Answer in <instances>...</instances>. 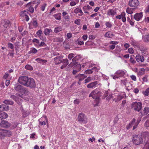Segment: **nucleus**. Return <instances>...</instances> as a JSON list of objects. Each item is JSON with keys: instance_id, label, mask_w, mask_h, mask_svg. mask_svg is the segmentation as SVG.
Wrapping results in <instances>:
<instances>
[{"instance_id": "obj_18", "label": "nucleus", "mask_w": 149, "mask_h": 149, "mask_svg": "<svg viewBox=\"0 0 149 149\" xmlns=\"http://www.w3.org/2000/svg\"><path fill=\"white\" fill-rule=\"evenodd\" d=\"M135 58L137 62L141 61V62H143L144 61V57L139 54L137 55L136 56Z\"/></svg>"}, {"instance_id": "obj_33", "label": "nucleus", "mask_w": 149, "mask_h": 149, "mask_svg": "<svg viewBox=\"0 0 149 149\" xmlns=\"http://www.w3.org/2000/svg\"><path fill=\"white\" fill-rule=\"evenodd\" d=\"M78 77H79V80L81 81L84 79V78L87 77L85 75L83 74H79L77 76Z\"/></svg>"}, {"instance_id": "obj_32", "label": "nucleus", "mask_w": 149, "mask_h": 149, "mask_svg": "<svg viewBox=\"0 0 149 149\" xmlns=\"http://www.w3.org/2000/svg\"><path fill=\"white\" fill-rule=\"evenodd\" d=\"M28 10H26L21 12L20 13V16L21 17H24L26 16L28 14Z\"/></svg>"}, {"instance_id": "obj_25", "label": "nucleus", "mask_w": 149, "mask_h": 149, "mask_svg": "<svg viewBox=\"0 0 149 149\" xmlns=\"http://www.w3.org/2000/svg\"><path fill=\"white\" fill-rule=\"evenodd\" d=\"M149 112V108L148 107H146L141 112V115L143 116L146 115L148 114Z\"/></svg>"}, {"instance_id": "obj_26", "label": "nucleus", "mask_w": 149, "mask_h": 149, "mask_svg": "<svg viewBox=\"0 0 149 149\" xmlns=\"http://www.w3.org/2000/svg\"><path fill=\"white\" fill-rule=\"evenodd\" d=\"M12 134L10 131L4 129V137L5 136L10 137Z\"/></svg>"}, {"instance_id": "obj_30", "label": "nucleus", "mask_w": 149, "mask_h": 149, "mask_svg": "<svg viewBox=\"0 0 149 149\" xmlns=\"http://www.w3.org/2000/svg\"><path fill=\"white\" fill-rule=\"evenodd\" d=\"M114 36V34L111 33L110 31H108L104 35V36L105 37L107 38H111Z\"/></svg>"}, {"instance_id": "obj_8", "label": "nucleus", "mask_w": 149, "mask_h": 149, "mask_svg": "<svg viewBox=\"0 0 149 149\" xmlns=\"http://www.w3.org/2000/svg\"><path fill=\"white\" fill-rule=\"evenodd\" d=\"M139 4V3L138 0H131L128 2V5L132 7H137Z\"/></svg>"}, {"instance_id": "obj_41", "label": "nucleus", "mask_w": 149, "mask_h": 149, "mask_svg": "<svg viewBox=\"0 0 149 149\" xmlns=\"http://www.w3.org/2000/svg\"><path fill=\"white\" fill-rule=\"evenodd\" d=\"M105 25L107 28H111L112 26V24L111 22L109 21L106 22L105 23Z\"/></svg>"}, {"instance_id": "obj_13", "label": "nucleus", "mask_w": 149, "mask_h": 149, "mask_svg": "<svg viewBox=\"0 0 149 149\" xmlns=\"http://www.w3.org/2000/svg\"><path fill=\"white\" fill-rule=\"evenodd\" d=\"M143 16V14L142 12L139 13H136L134 16V18L137 21L140 20Z\"/></svg>"}, {"instance_id": "obj_63", "label": "nucleus", "mask_w": 149, "mask_h": 149, "mask_svg": "<svg viewBox=\"0 0 149 149\" xmlns=\"http://www.w3.org/2000/svg\"><path fill=\"white\" fill-rule=\"evenodd\" d=\"M34 9L33 7L30 6L29 8V11L31 13H33L34 12Z\"/></svg>"}, {"instance_id": "obj_47", "label": "nucleus", "mask_w": 149, "mask_h": 149, "mask_svg": "<svg viewBox=\"0 0 149 149\" xmlns=\"http://www.w3.org/2000/svg\"><path fill=\"white\" fill-rule=\"evenodd\" d=\"M4 137V129L0 128V137Z\"/></svg>"}, {"instance_id": "obj_1", "label": "nucleus", "mask_w": 149, "mask_h": 149, "mask_svg": "<svg viewBox=\"0 0 149 149\" xmlns=\"http://www.w3.org/2000/svg\"><path fill=\"white\" fill-rule=\"evenodd\" d=\"M100 93V92L94 90L89 95V97H92L93 99H95L94 102L95 103V104L94 105L95 107L98 106L100 102V99L99 95Z\"/></svg>"}, {"instance_id": "obj_49", "label": "nucleus", "mask_w": 149, "mask_h": 149, "mask_svg": "<svg viewBox=\"0 0 149 149\" xmlns=\"http://www.w3.org/2000/svg\"><path fill=\"white\" fill-rule=\"evenodd\" d=\"M93 72L92 69L91 70H87L85 71V73L86 74H92Z\"/></svg>"}, {"instance_id": "obj_53", "label": "nucleus", "mask_w": 149, "mask_h": 149, "mask_svg": "<svg viewBox=\"0 0 149 149\" xmlns=\"http://www.w3.org/2000/svg\"><path fill=\"white\" fill-rule=\"evenodd\" d=\"M47 6V4L46 3H44L40 7V9L41 10H42V11H44L46 7Z\"/></svg>"}, {"instance_id": "obj_31", "label": "nucleus", "mask_w": 149, "mask_h": 149, "mask_svg": "<svg viewBox=\"0 0 149 149\" xmlns=\"http://www.w3.org/2000/svg\"><path fill=\"white\" fill-rule=\"evenodd\" d=\"M38 52V50L37 49L34 47L31 48H30V50L28 52V54H36Z\"/></svg>"}, {"instance_id": "obj_59", "label": "nucleus", "mask_w": 149, "mask_h": 149, "mask_svg": "<svg viewBox=\"0 0 149 149\" xmlns=\"http://www.w3.org/2000/svg\"><path fill=\"white\" fill-rule=\"evenodd\" d=\"M8 47L11 49H13L14 48L13 45L10 42H8Z\"/></svg>"}, {"instance_id": "obj_29", "label": "nucleus", "mask_w": 149, "mask_h": 149, "mask_svg": "<svg viewBox=\"0 0 149 149\" xmlns=\"http://www.w3.org/2000/svg\"><path fill=\"white\" fill-rule=\"evenodd\" d=\"M53 16L56 19L60 20L61 19V13H58L55 14L53 15Z\"/></svg>"}, {"instance_id": "obj_54", "label": "nucleus", "mask_w": 149, "mask_h": 149, "mask_svg": "<svg viewBox=\"0 0 149 149\" xmlns=\"http://www.w3.org/2000/svg\"><path fill=\"white\" fill-rule=\"evenodd\" d=\"M80 19H77L74 21V23L76 24L79 25L80 24Z\"/></svg>"}, {"instance_id": "obj_60", "label": "nucleus", "mask_w": 149, "mask_h": 149, "mask_svg": "<svg viewBox=\"0 0 149 149\" xmlns=\"http://www.w3.org/2000/svg\"><path fill=\"white\" fill-rule=\"evenodd\" d=\"M128 52L130 54H132L134 53V50L132 48H129L128 49Z\"/></svg>"}, {"instance_id": "obj_7", "label": "nucleus", "mask_w": 149, "mask_h": 149, "mask_svg": "<svg viewBox=\"0 0 149 149\" xmlns=\"http://www.w3.org/2000/svg\"><path fill=\"white\" fill-rule=\"evenodd\" d=\"M29 78V77L26 76H21L19 78L18 81L20 84L25 86Z\"/></svg>"}, {"instance_id": "obj_10", "label": "nucleus", "mask_w": 149, "mask_h": 149, "mask_svg": "<svg viewBox=\"0 0 149 149\" xmlns=\"http://www.w3.org/2000/svg\"><path fill=\"white\" fill-rule=\"evenodd\" d=\"M87 120L86 116L84 114L82 113L79 114L78 117V121H85Z\"/></svg>"}, {"instance_id": "obj_12", "label": "nucleus", "mask_w": 149, "mask_h": 149, "mask_svg": "<svg viewBox=\"0 0 149 149\" xmlns=\"http://www.w3.org/2000/svg\"><path fill=\"white\" fill-rule=\"evenodd\" d=\"M98 82L97 81L92 82L88 84L87 87L88 88H93L98 86Z\"/></svg>"}, {"instance_id": "obj_45", "label": "nucleus", "mask_w": 149, "mask_h": 149, "mask_svg": "<svg viewBox=\"0 0 149 149\" xmlns=\"http://www.w3.org/2000/svg\"><path fill=\"white\" fill-rule=\"evenodd\" d=\"M81 65L80 64H78L75 67V68L76 70H78L79 71L81 70Z\"/></svg>"}, {"instance_id": "obj_48", "label": "nucleus", "mask_w": 149, "mask_h": 149, "mask_svg": "<svg viewBox=\"0 0 149 149\" xmlns=\"http://www.w3.org/2000/svg\"><path fill=\"white\" fill-rule=\"evenodd\" d=\"M42 120V121H47V117L46 116H43L41 118L39 119L40 120Z\"/></svg>"}, {"instance_id": "obj_56", "label": "nucleus", "mask_w": 149, "mask_h": 149, "mask_svg": "<svg viewBox=\"0 0 149 149\" xmlns=\"http://www.w3.org/2000/svg\"><path fill=\"white\" fill-rule=\"evenodd\" d=\"M130 77L132 80L136 81V76L134 75H130Z\"/></svg>"}, {"instance_id": "obj_4", "label": "nucleus", "mask_w": 149, "mask_h": 149, "mask_svg": "<svg viewBox=\"0 0 149 149\" xmlns=\"http://www.w3.org/2000/svg\"><path fill=\"white\" fill-rule=\"evenodd\" d=\"M142 104L141 102H133L132 104V109L138 112L142 108Z\"/></svg>"}, {"instance_id": "obj_21", "label": "nucleus", "mask_w": 149, "mask_h": 149, "mask_svg": "<svg viewBox=\"0 0 149 149\" xmlns=\"http://www.w3.org/2000/svg\"><path fill=\"white\" fill-rule=\"evenodd\" d=\"M3 26L6 28L8 27H10L11 26V24L10 21L8 19L4 20Z\"/></svg>"}, {"instance_id": "obj_50", "label": "nucleus", "mask_w": 149, "mask_h": 149, "mask_svg": "<svg viewBox=\"0 0 149 149\" xmlns=\"http://www.w3.org/2000/svg\"><path fill=\"white\" fill-rule=\"evenodd\" d=\"M130 62L133 64L135 63L136 62L134 58L132 57V56H131L130 60Z\"/></svg>"}, {"instance_id": "obj_17", "label": "nucleus", "mask_w": 149, "mask_h": 149, "mask_svg": "<svg viewBox=\"0 0 149 149\" xmlns=\"http://www.w3.org/2000/svg\"><path fill=\"white\" fill-rule=\"evenodd\" d=\"M9 108L8 106L4 104H1L0 105V112H3V111H7Z\"/></svg>"}, {"instance_id": "obj_42", "label": "nucleus", "mask_w": 149, "mask_h": 149, "mask_svg": "<svg viewBox=\"0 0 149 149\" xmlns=\"http://www.w3.org/2000/svg\"><path fill=\"white\" fill-rule=\"evenodd\" d=\"M30 114V112L27 111H24L22 113V116L23 117L25 118L28 116Z\"/></svg>"}, {"instance_id": "obj_38", "label": "nucleus", "mask_w": 149, "mask_h": 149, "mask_svg": "<svg viewBox=\"0 0 149 149\" xmlns=\"http://www.w3.org/2000/svg\"><path fill=\"white\" fill-rule=\"evenodd\" d=\"M54 41L56 42H62L63 40V38L61 37H56L54 39Z\"/></svg>"}, {"instance_id": "obj_62", "label": "nucleus", "mask_w": 149, "mask_h": 149, "mask_svg": "<svg viewBox=\"0 0 149 149\" xmlns=\"http://www.w3.org/2000/svg\"><path fill=\"white\" fill-rule=\"evenodd\" d=\"M74 54H73L71 53L68 56V58L71 60L73 57H74Z\"/></svg>"}, {"instance_id": "obj_43", "label": "nucleus", "mask_w": 149, "mask_h": 149, "mask_svg": "<svg viewBox=\"0 0 149 149\" xmlns=\"http://www.w3.org/2000/svg\"><path fill=\"white\" fill-rule=\"evenodd\" d=\"M120 51L121 49L120 47L119 46H117L115 50V53L116 54H117L120 52Z\"/></svg>"}, {"instance_id": "obj_61", "label": "nucleus", "mask_w": 149, "mask_h": 149, "mask_svg": "<svg viewBox=\"0 0 149 149\" xmlns=\"http://www.w3.org/2000/svg\"><path fill=\"white\" fill-rule=\"evenodd\" d=\"M32 42L33 43H36L37 44H38L39 43V40L36 38L33 39L32 41Z\"/></svg>"}, {"instance_id": "obj_23", "label": "nucleus", "mask_w": 149, "mask_h": 149, "mask_svg": "<svg viewBox=\"0 0 149 149\" xmlns=\"http://www.w3.org/2000/svg\"><path fill=\"white\" fill-rule=\"evenodd\" d=\"M68 61L67 59H65L63 60L62 62L61 63H62L63 65L61 66V69H63L67 66L68 64Z\"/></svg>"}, {"instance_id": "obj_14", "label": "nucleus", "mask_w": 149, "mask_h": 149, "mask_svg": "<svg viewBox=\"0 0 149 149\" xmlns=\"http://www.w3.org/2000/svg\"><path fill=\"white\" fill-rule=\"evenodd\" d=\"M141 136L146 141H149V132H143L141 133Z\"/></svg>"}, {"instance_id": "obj_39", "label": "nucleus", "mask_w": 149, "mask_h": 149, "mask_svg": "<svg viewBox=\"0 0 149 149\" xmlns=\"http://www.w3.org/2000/svg\"><path fill=\"white\" fill-rule=\"evenodd\" d=\"M133 9L127 7L126 10V12L128 14H131L133 13Z\"/></svg>"}, {"instance_id": "obj_27", "label": "nucleus", "mask_w": 149, "mask_h": 149, "mask_svg": "<svg viewBox=\"0 0 149 149\" xmlns=\"http://www.w3.org/2000/svg\"><path fill=\"white\" fill-rule=\"evenodd\" d=\"M8 117V115L6 113L3 112H0V118L1 119H5Z\"/></svg>"}, {"instance_id": "obj_9", "label": "nucleus", "mask_w": 149, "mask_h": 149, "mask_svg": "<svg viewBox=\"0 0 149 149\" xmlns=\"http://www.w3.org/2000/svg\"><path fill=\"white\" fill-rule=\"evenodd\" d=\"M135 122H131L129 124V125H128L127 127V130L129 129L133 126V130H134L135 129L137 126L138 125L139 122H137L136 123H135Z\"/></svg>"}, {"instance_id": "obj_19", "label": "nucleus", "mask_w": 149, "mask_h": 149, "mask_svg": "<svg viewBox=\"0 0 149 149\" xmlns=\"http://www.w3.org/2000/svg\"><path fill=\"white\" fill-rule=\"evenodd\" d=\"M61 57L60 56H57L55 58L54 61L56 64H60L62 62L63 60H61Z\"/></svg>"}, {"instance_id": "obj_16", "label": "nucleus", "mask_w": 149, "mask_h": 149, "mask_svg": "<svg viewBox=\"0 0 149 149\" xmlns=\"http://www.w3.org/2000/svg\"><path fill=\"white\" fill-rule=\"evenodd\" d=\"M10 124L8 122H1L0 123V126L1 127L6 128L10 127Z\"/></svg>"}, {"instance_id": "obj_35", "label": "nucleus", "mask_w": 149, "mask_h": 149, "mask_svg": "<svg viewBox=\"0 0 149 149\" xmlns=\"http://www.w3.org/2000/svg\"><path fill=\"white\" fill-rule=\"evenodd\" d=\"M62 28L61 26H58L56 27L54 30V32L56 33H57L62 31Z\"/></svg>"}, {"instance_id": "obj_64", "label": "nucleus", "mask_w": 149, "mask_h": 149, "mask_svg": "<svg viewBox=\"0 0 149 149\" xmlns=\"http://www.w3.org/2000/svg\"><path fill=\"white\" fill-rule=\"evenodd\" d=\"M42 31L41 30H39L36 32V34L38 37H40L41 36Z\"/></svg>"}, {"instance_id": "obj_24", "label": "nucleus", "mask_w": 149, "mask_h": 149, "mask_svg": "<svg viewBox=\"0 0 149 149\" xmlns=\"http://www.w3.org/2000/svg\"><path fill=\"white\" fill-rule=\"evenodd\" d=\"M62 15L64 19L67 21H69L70 16L68 15V13L66 11H64L62 13Z\"/></svg>"}, {"instance_id": "obj_11", "label": "nucleus", "mask_w": 149, "mask_h": 149, "mask_svg": "<svg viewBox=\"0 0 149 149\" xmlns=\"http://www.w3.org/2000/svg\"><path fill=\"white\" fill-rule=\"evenodd\" d=\"M116 8L109 9L108 10L107 15L109 16H114L116 14Z\"/></svg>"}, {"instance_id": "obj_3", "label": "nucleus", "mask_w": 149, "mask_h": 149, "mask_svg": "<svg viewBox=\"0 0 149 149\" xmlns=\"http://www.w3.org/2000/svg\"><path fill=\"white\" fill-rule=\"evenodd\" d=\"M14 88L15 91L20 93L22 95H27L28 94V91L25 88H23V86L21 85H15Z\"/></svg>"}, {"instance_id": "obj_46", "label": "nucleus", "mask_w": 149, "mask_h": 149, "mask_svg": "<svg viewBox=\"0 0 149 149\" xmlns=\"http://www.w3.org/2000/svg\"><path fill=\"white\" fill-rule=\"evenodd\" d=\"M92 81L93 80L92 77H88L87 79H85V83H86Z\"/></svg>"}, {"instance_id": "obj_5", "label": "nucleus", "mask_w": 149, "mask_h": 149, "mask_svg": "<svg viewBox=\"0 0 149 149\" xmlns=\"http://www.w3.org/2000/svg\"><path fill=\"white\" fill-rule=\"evenodd\" d=\"M25 86L31 88H34L36 86V84L33 79L31 78H29Z\"/></svg>"}, {"instance_id": "obj_55", "label": "nucleus", "mask_w": 149, "mask_h": 149, "mask_svg": "<svg viewBox=\"0 0 149 149\" xmlns=\"http://www.w3.org/2000/svg\"><path fill=\"white\" fill-rule=\"evenodd\" d=\"M32 24L35 28H36L38 26V23L36 20H33L32 22Z\"/></svg>"}, {"instance_id": "obj_57", "label": "nucleus", "mask_w": 149, "mask_h": 149, "mask_svg": "<svg viewBox=\"0 0 149 149\" xmlns=\"http://www.w3.org/2000/svg\"><path fill=\"white\" fill-rule=\"evenodd\" d=\"M139 90L137 88H135L133 89V92L135 94H137L139 92Z\"/></svg>"}, {"instance_id": "obj_28", "label": "nucleus", "mask_w": 149, "mask_h": 149, "mask_svg": "<svg viewBox=\"0 0 149 149\" xmlns=\"http://www.w3.org/2000/svg\"><path fill=\"white\" fill-rule=\"evenodd\" d=\"M44 32L45 35H49L50 32H52V31L51 29L47 28L44 29Z\"/></svg>"}, {"instance_id": "obj_15", "label": "nucleus", "mask_w": 149, "mask_h": 149, "mask_svg": "<svg viewBox=\"0 0 149 149\" xmlns=\"http://www.w3.org/2000/svg\"><path fill=\"white\" fill-rule=\"evenodd\" d=\"M119 43V42L118 41H111L109 44L110 45H110L109 46V47L110 49L111 50H113L114 49L115 47V45H117Z\"/></svg>"}, {"instance_id": "obj_51", "label": "nucleus", "mask_w": 149, "mask_h": 149, "mask_svg": "<svg viewBox=\"0 0 149 149\" xmlns=\"http://www.w3.org/2000/svg\"><path fill=\"white\" fill-rule=\"evenodd\" d=\"M77 63L75 62H71L68 66L69 68H70V67H72L74 65H76Z\"/></svg>"}, {"instance_id": "obj_58", "label": "nucleus", "mask_w": 149, "mask_h": 149, "mask_svg": "<svg viewBox=\"0 0 149 149\" xmlns=\"http://www.w3.org/2000/svg\"><path fill=\"white\" fill-rule=\"evenodd\" d=\"M148 76L146 75L142 78V80L144 82H147L148 81Z\"/></svg>"}, {"instance_id": "obj_22", "label": "nucleus", "mask_w": 149, "mask_h": 149, "mask_svg": "<svg viewBox=\"0 0 149 149\" xmlns=\"http://www.w3.org/2000/svg\"><path fill=\"white\" fill-rule=\"evenodd\" d=\"M121 83H122L124 85H125L126 88L127 90H129V85L130 84L127 82V81L126 79H124L121 80Z\"/></svg>"}, {"instance_id": "obj_6", "label": "nucleus", "mask_w": 149, "mask_h": 149, "mask_svg": "<svg viewBox=\"0 0 149 149\" xmlns=\"http://www.w3.org/2000/svg\"><path fill=\"white\" fill-rule=\"evenodd\" d=\"M124 71L122 70H118L115 73V75H112L111 76L113 77V79H116L120 77H123L125 74Z\"/></svg>"}, {"instance_id": "obj_52", "label": "nucleus", "mask_w": 149, "mask_h": 149, "mask_svg": "<svg viewBox=\"0 0 149 149\" xmlns=\"http://www.w3.org/2000/svg\"><path fill=\"white\" fill-rule=\"evenodd\" d=\"M125 13H123V16L121 18L123 22H125L126 21V18L125 17Z\"/></svg>"}, {"instance_id": "obj_40", "label": "nucleus", "mask_w": 149, "mask_h": 149, "mask_svg": "<svg viewBox=\"0 0 149 149\" xmlns=\"http://www.w3.org/2000/svg\"><path fill=\"white\" fill-rule=\"evenodd\" d=\"M80 58V56H75L74 58L72 59V62H75L76 63H77V61Z\"/></svg>"}, {"instance_id": "obj_36", "label": "nucleus", "mask_w": 149, "mask_h": 149, "mask_svg": "<svg viewBox=\"0 0 149 149\" xmlns=\"http://www.w3.org/2000/svg\"><path fill=\"white\" fill-rule=\"evenodd\" d=\"M132 16L131 15V19L128 17L127 18V21L129 22L130 24L132 26H133L134 25V21H133L132 19Z\"/></svg>"}, {"instance_id": "obj_44", "label": "nucleus", "mask_w": 149, "mask_h": 149, "mask_svg": "<svg viewBox=\"0 0 149 149\" xmlns=\"http://www.w3.org/2000/svg\"><path fill=\"white\" fill-rule=\"evenodd\" d=\"M26 69L30 70H33V68L32 66L29 65H26L25 67Z\"/></svg>"}, {"instance_id": "obj_20", "label": "nucleus", "mask_w": 149, "mask_h": 149, "mask_svg": "<svg viewBox=\"0 0 149 149\" xmlns=\"http://www.w3.org/2000/svg\"><path fill=\"white\" fill-rule=\"evenodd\" d=\"M74 12L75 13L78 14V15L79 16H81L83 15V13L81 9L79 8H75L74 10Z\"/></svg>"}, {"instance_id": "obj_34", "label": "nucleus", "mask_w": 149, "mask_h": 149, "mask_svg": "<svg viewBox=\"0 0 149 149\" xmlns=\"http://www.w3.org/2000/svg\"><path fill=\"white\" fill-rule=\"evenodd\" d=\"M142 93L145 96H148L149 95V87L147 88L145 91H143Z\"/></svg>"}, {"instance_id": "obj_2", "label": "nucleus", "mask_w": 149, "mask_h": 149, "mask_svg": "<svg viewBox=\"0 0 149 149\" xmlns=\"http://www.w3.org/2000/svg\"><path fill=\"white\" fill-rule=\"evenodd\" d=\"M132 137V142L135 145H139L143 143V139L141 136L134 135Z\"/></svg>"}, {"instance_id": "obj_37", "label": "nucleus", "mask_w": 149, "mask_h": 149, "mask_svg": "<svg viewBox=\"0 0 149 149\" xmlns=\"http://www.w3.org/2000/svg\"><path fill=\"white\" fill-rule=\"evenodd\" d=\"M3 103L6 104L12 105L13 104V102L10 100H5L3 101Z\"/></svg>"}]
</instances>
